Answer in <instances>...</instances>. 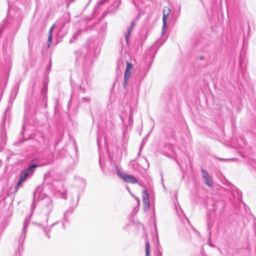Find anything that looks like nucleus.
<instances>
[{
  "label": "nucleus",
  "mask_w": 256,
  "mask_h": 256,
  "mask_svg": "<svg viewBox=\"0 0 256 256\" xmlns=\"http://www.w3.org/2000/svg\"><path fill=\"white\" fill-rule=\"evenodd\" d=\"M204 183L208 187H212L214 185L213 178L208 172L203 168L200 169Z\"/></svg>",
  "instance_id": "5"
},
{
  "label": "nucleus",
  "mask_w": 256,
  "mask_h": 256,
  "mask_svg": "<svg viewBox=\"0 0 256 256\" xmlns=\"http://www.w3.org/2000/svg\"><path fill=\"white\" fill-rule=\"evenodd\" d=\"M126 182H130L132 184H136L138 182L136 178L132 175L126 174L122 178Z\"/></svg>",
  "instance_id": "12"
},
{
  "label": "nucleus",
  "mask_w": 256,
  "mask_h": 256,
  "mask_svg": "<svg viewBox=\"0 0 256 256\" xmlns=\"http://www.w3.org/2000/svg\"><path fill=\"white\" fill-rule=\"evenodd\" d=\"M200 1L202 3L203 2L202 0H200Z\"/></svg>",
  "instance_id": "45"
},
{
  "label": "nucleus",
  "mask_w": 256,
  "mask_h": 256,
  "mask_svg": "<svg viewBox=\"0 0 256 256\" xmlns=\"http://www.w3.org/2000/svg\"><path fill=\"white\" fill-rule=\"evenodd\" d=\"M104 3V2H102L100 3V4H102Z\"/></svg>",
  "instance_id": "42"
},
{
  "label": "nucleus",
  "mask_w": 256,
  "mask_h": 256,
  "mask_svg": "<svg viewBox=\"0 0 256 256\" xmlns=\"http://www.w3.org/2000/svg\"><path fill=\"white\" fill-rule=\"evenodd\" d=\"M42 98L44 100H45L46 98V93H45V90H44V89H43L42 91Z\"/></svg>",
  "instance_id": "28"
},
{
  "label": "nucleus",
  "mask_w": 256,
  "mask_h": 256,
  "mask_svg": "<svg viewBox=\"0 0 256 256\" xmlns=\"http://www.w3.org/2000/svg\"><path fill=\"white\" fill-rule=\"evenodd\" d=\"M30 219L28 218H26L24 224L23 228L22 230V234L19 238V246H22L24 242V239L26 236V234L27 232V228L29 224Z\"/></svg>",
  "instance_id": "7"
},
{
  "label": "nucleus",
  "mask_w": 256,
  "mask_h": 256,
  "mask_svg": "<svg viewBox=\"0 0 256 256\" xmlns=\"http://www.w3.org/2000/svg\"><path fill=\"white\" fill-rule=\"evenodd\" d=\"M97 143H98V145L99 146V140L98 138L97 139Z\"/></svg>",
  "instance_id": "37"
},
{
  "label": "nucleus",
  "mask_w": 256,
  "mask_h": 256,
  "mask_svg": "<svg viewBox=\"0 0 256 256\" xmlns=\"http://www.w3.org/2000/svg\"><path fill=\"white\" fill-rule=\"evenodd\" d=\"M51 66H52V62L50 60V62H49V64H48V67L46 68L48 71H49L50 70Z\"/></svg>",
  "instance_id": "30"
},
{
  "label": "nucleus",
  "mask_w": 256,
  "mask_h": 256,
  "mask_svg": "<svg viewBox=\"0 0 256 256\" xmlns=\"http://www.w3.org/2000/svg\"><path fill=\"white\" fill-rule=\"evenodd\" d=\"M170 12V8L168 6H164L163 10V16H162V22L163 26L162 28V34H163L166 30V18L169 16Z\"/></svg>",
  "instance_id": "8"
},
{
  "label": "nucleus",
  "mask_w": 256,
  "mask_h": 256,
  "mask_svg": "<svg viewBox=\"0 0 256 256\" xmlns=\"http://www.w3.org/2000/svg\"><path fill=\"white\" fill-rule=\"evenodd\" d=\"M116 174L122 178V177H124L125 174H122L120 172L118 168L116 166Z\"/></svg>",
  "instance_id": "22"
},
{
  "label": "nucleus",
  "mask_w": 256,
  "mask_h": 256,
  "mask_svg": "<svg viewBox=\"0 0 256 256\" xmlns=\"http://www.w3.org/2000/svg\"><path fill=\"white\" fill-rule=\"evenodd\" d=\"M18 86H16V87H14V90H15V94H14V97L12 96H10V100H9V103H8V106L7 108V109H6V110H8V109L12 106V102L14 101V99L15 98V97L16 96V94L18 92Z\"/></svg>",
  "instance_id": "17"
},
{
  "label": "nucleus",
  "mask_w": 256,
  "mask_h": 256,
  "mask_svg": "<svg viewBox=\"0 0 256 256\" xmlns=\"http://www.w3.org/2000/svg\"><path fill=\"white\" fill-rule=\"evenodd\" d=\"M52 35L51 34H50L48 36V47H49L50 46V44H52Z\"/></svg>",
  "instance_id": "26"
},
{
  "label": "nucleus",
  "mask_w": 256,
  "mask_h": 256,
  "mask_svg": "<svg viewBox=\"0 0 256 256\" xmlns=\"http://www.w3.org/2000/svg\"><path fill=\"white\" fill-rule=\"evenodd\" d=\"M40 138L42 140L43 144L44 146H48V142H47V139L46 136L44 134H42L40 136Z\"/></svg>",
  "instance_id": "21"
},
{
  "label": "nucleus",
  "mask_w": 256,
  "mask_h": 256,
  "mask_svg": "<svg viewBox=\"0 0 256 256\" xmlns=\"http://www.w3.org/2000/svg\"><path fill=\"white\" fill-rule=\"evenodd\" d=\"M213 208H210V210H213L216 212V214L220 216L223 214L225 203L222 200H218L212 202Z\"/></svg>",
  "instance_id": "4"
},
{
  "label": "nucleus",
  "mask_w": 256,
  "mask_h": 256,
  "mask_svg": "<svg viewBox=\"0 0 256 256\" xmlns=\"http://www.w3.org/2000/svg\"><path fill=\"white\" fill-rule=\"evenodd\" d=\"M136 198V200H137L138 202H140V199L138 198Z\"/></svg>",
  "instance_id": "38"
},
{
  "label": "nucleus",
  "mask_w": 256,
  "mask_h": 256,
  "mask_svg": "<svg viewBox=\"0 0 256 256\" xmlns=\"http://www.w3.org/2000/svg\"><path fill=\"white\" fill-rule=\"evenodd\" d=\"M6 114V112L5 113L4 115ZM6 122V116H4L2 120V124H0V130H1V134H2L4 135L5 134V130L4 128V126Z\"/></svg>",
  "instance_id": "18"
},
{
  "label": "nucleus",
  "mask_w": 256,
  "mask_h": 256,
  "mask_svg": "<svg viewBox=\"0 0 256 256\" xmlns=\"http://www.w3.org/2000/svg\"><path fill=\"white\" fill-rule=\"evenodd\" d=\"M58 223L59 221H57L55 222L52 223L49 226H44L40 223L34 222V224L38 226V227H40L43 230L45 236L48 238L50 239V232L51 229L52 228V227H54V226L56 224Z\"/></svg>",
  "instance_id": "6"
},
{
  "label": "nucleus",
  "mask_w": 256,
  "mask_h": 256,
  "mask_svg": "<svg viewBox=\"0 0 256 256\" xmlns=\"http://www.w3.org/2000/svg\"><path fill=\"white\" fill-rule=\"evenodd\" d=\"M135 24L136 20H132L131 22L130 25L127 28V32L125 34V40L128 44L129 36Z\"/></svg>",
  "instance_id": "11"
},
{
  "label": "nucleus",
  "mask_w": 256,
  "mask_h": 256,
  "mask_svg": "<svg viewBox=\"0 0 256 256\" xmlns=\"http://www.w3.org/2000/svg\"><path fill=\"white\" fill-rule=\"evenodd\" d=\"M204 59V56H200L199 57V60H203Z\"/></svg>",
  "instance_id": "34"
},
{
  "label": "nucleus",
  "mask_w": 256,
  "mask_h": 256,
  "mask_svg": "<svg viewBox=\"0 0 256 256\" xmlns=\"http://www.w3.org/2000/svg\"><path fill=\"white\" fill-rule=\"evenodd\" d=\"M88 48L84 46L82 48L78 50L75 52L76 60L78 64H84L87 56Z\"/></svg>",
  "instance_id": "3"
},
{
  "label": "nucleus",
  "mask_w": 256,
  "mask_h": 256,
  "mask_svg": "<svg viewBox=\"0 0 256 256\" xmlns=\"http://www.w3.org/2000/svg\"><path fill=\"white\" fill-rule=\"evenodd\" d=\"M78 101L79 104L82 102H89L90 101V98L87 97H84L81 100H78V98L76 94L72 93L71 95L70 99V100L68 104L72 103L73 102Z\"/></svg>",
  "instance_id": "9"
},
{
  "label": "nucleus",
  "mask_w": 256,
  "mask_h": 256,
  "mask_svg": "<svg viewBox=\"0 0 256 256\" xmlns=\"http://www.w3.org/2000/svg\"><path fill=\"white\" fill-rule=\"evenodd\" d=\"M146 248V256H150V244L148 242H146L145 246Z\"/></svg>",
  "instance_id": "20"
},
{
  "label": "nucleus",
  "mask_w": 256,
  "mask_h": 256,
  "mask_svg": "<svg viewBox=\"0 0 256 256\" xmlns=\"http://www.w3.org/2000/svg\"><path fill=\"white\" fill-rule=\"evenodd\" d=\"M73 212V209L71 208H68L66 210L65 212L64 213V221L62 222V228L65 229V222H68V214H71Z\"/></svg>",
  "instance_id": "13"
},
{
  "label": "nucleus",
  "mask_w": 256,
  "mask_h": 256,
  "mask_svg": "<svg viewBox=\"0 0 256 256\" xmlns=\"http://www.w3.org/2000/svg\"><path fill=\"white\" fill-rule=\"evenodd\" d=\"M69 21L70 18H68L66 20L64 21L62 20V22H60L61 28H62L65 26L66 24L69 22Z\"/></svg>",
  "instance_id": "25"
},
{
  "label": "nucleus",
  "mask_w": 256,
  "mask_h": 256,
  "mask_svg": "<svg viewBox=\"0 0 256 256\" xmlns=\"http://www.w3.org/2000/svg\"><path fill=\"white\" fill-rule=\"evenodd\" d=\"M42 194L40 196V198L42 199L43 204V212L46 214L47 216H49L52 212L53 210V204L52 200L48 196H45V197L43 198Z\"/></svg>",
  "instance_id": "2"
},
{
  "label": "nucleus",
  "mask_w": 256,
  "mask_h": 256,
  "mask_svg": "<svg viewBox=\"0 0 256 256\" xmlns=\"http://www.w3.org/2000/svg\"><path fill=\"white\" fill-rule=\"evenodd\" d=\"M132 68V64L126 61V67L125 70H130Z\"/></svg>",
  "instance_id": "24"
},
{
  "label": "nucleus",
  "mask_w": 256,
  "mask_h": 256,
  "mask_svg": "<svg viewBox=\"0 0 256 256\" xmlns=\"http://www.w3.org/2000/svg\"><path fill=\"white\" fill-rule=\"evenodd\" d=\"M82 30L80 29L78 30L72 36V38L70 40L69 43L72 44L74 42L75 40H76L78 36L81 34Z\"/></svg>",
  "instance_id": "16"
},
{
  "label": "nucleus",
  "mask_w": 256,
  "mask_h": 256,
  "mask_svg": "<svg viewBox=\"0 0 256 256\" xmlns=\"http://www.w3.org/2000/svg\"><path fill=\"white\" fill-rule=\"evenodd\" d=\"M126 189L128 190L129 192H130V190L128 186L126 187Z\"/></svg>",
  "instance_id": "39"
},
{
  "label": "nucleus",
  "mask_w": 256,
  "mask_h": 256,
  "mask_svg": "<svg viewBox=\"0 0 256 256\" xmlns=\"http://www.w3.org/2000/svg\"><path fill=\"white\" fill-rule=\"evenodd\" d=\"M48 217L46 219V224H48Z\"/></svg>",
  "instance_id": "36"
},
{
  "label": "nucleus",
  "mask_w": 256,
  "mask_h": 256,
  "mask_svg": "<svg viewBox=\"0 0 256 256\" xmlns=\"http://www.w3.org/2000/svg\"><path fill=\"white\" fill-rule=\"evenodd\" d=\"M38 166L36 164H32L20 172L19 180L16 186V190L18 187L22 186L21 184L22 182H24L27 178H30L32 175L36 168Z\"/></svg>",
  "instance_id": "1"
},
{
  "label": "nucleus",
  "mask_w": 256,
  "mask_h": 256,
  "mask_svg": "<svg viewBox=\"0 0 256 256\" xmlns=\"http://www.w3.org/2000/svg\"><path fill=\"white\" fill-rule=\"evenodd\" d=\"M86 92V90L82 88V86H80V92L82 93V94H84Z\"/></svg>",
  "instance_id": "29"
},
{
  "label": "nucleus",
  "mask_w": 256,
  "mask_h": 256,
  "mask_svg": "<svg viewBox=\"0 0 256 256\" xmlns=\"http://www.w3.org/2000/svg\"><path fill=\"white\" fill-rule=\"evenodd\" d=\"M34 208H35V204H34V203L32 204V210H33V209H34Z\"/></svg>",
  "instance_id": "33"
},
{
  "label": "nucleus",
  "mask_w": 256,
  "mask_h": 256,
  "mask_svg": "<svg viewBox=\"0 0 256 256\" xmlns=\"http://www.w3.org/2000/svg\"><path fill=\"white\" fill-rule=\"evenodd\" d=\"M132 118V116H130V118H129V119H131Z\"/></svg>",
  "instance_id": "43"
},
{
  "label": "nucleus",
  "mask_w": 256,
  "mask_h": 256,
  "mask_svg": "<svg viewBox=\"0 0 256 256\" xmlns=\"http://www.w3.org/2000/svg\"><path fill=\"white\" fill-rule=\"evenodd\" d=\"M208 229H210L213 226V222L210 220L209 218V214L208 215Z\"/></svg>",
  "instance_id": "23"
},
{
  "label": "nucleus",
  "mask_w": 256,
  "mask_h": 256,
  "mask_svg": "<svg viewBox=\"0 0 256 256\" xmlns=\"http://www.w3.org/2000/svg\"><path fill=\"white\" fill-rule=\"evenodd\" d=\"M60 196L62 198L66 200L67 198L66 194V193L62 192L60 193Z\"/></svg>",
  "instance_id": "27"
},
{
  "label": "nucleus",
  "mask_w": 256,
  "mask_h": 256,
  "mask_svg": "<svg viewBox=\"0 0 256 256\" xmlns=\"http://www.w3.org/2000/svg\"><path fill=\"white\" fill-rule=\"evenodd\" d=\"M219 159L221 160H224V161H227V160H229L228 159H224V158H219Z\"/></svg>",
  "instance_id": "35"
},
{
  "label": "nucleus",
  "mask_w": 256,
  "mask_h": 256,
  "mask_svg": "<svg viewBox=\"0 0 256 256\" xmlns=\"http://www.w3.org/2000/svg\"><path fill=\"white\" fill-rule=\"evenodd\" d=\"M122 64V66H124V63L123 62H121V61H118V68H119L120 66V65Z\"/></svg>",
  "instance_id": "32"
},
{
  "label": "nucleus",
  "mask_w": 256,
  "mask_h": 256,
  "mask_svg": "<svg viewBox=\"0 0 256 256\" xmlns=\"http://www.w3.org/2000/svg\"><path fill=\"white\" fill-rule=\"evenodd\" d=\"M131 75V72L130 70H125L124 78V82H123V87L124 88H126L127 86V83L129 78H130Z\"/></svg>",
  "instance_id": "14"
},
{
  "label": "nucleus",
  "mask_w": 256,
  "mask_h": 256,
  "mask_svg": "<svg viewBox=\"0 0 256 256\" xmlns=\"http://www.w3.org/2000/svg\"><path fill=\"white\" fill-rule=\"evenodd\" d=\"M236 196H237L238 200L240 202L242 201V192L236 189ZM233 194L234 195V197H236V196H235V194Z\"/></svg>",
  "instance_id": "19"
},
{
  "label": "nucleus",
  "mask_w": 256,
  "mask_h": 256,
  "mask_svg": "<svg viewBox=\"0 0 256 256\" xmlns=\"http://www.w3.org/2000/svg\"><path fill=\"white\" fill-rule=\"evenodd\" d=\"M99 164H100V166H102V164H101L100 160H99Z\"/></svg>",
  "instance_id": "41"
},
{
  "label": "nucleus",
  "mask_w": 256,
  "mask_h": 256,
  "mask_svg": "<svg viewBox=\"0 0 256 256\" xmlns=\"http://www.w3.org/2000/svg\"><path fill=\"white\" fill-rule=\"evenodd\" d=\"M141 150H142V147L140 148V152H138V155H139V154H140V152Z\"/></svg>",
  "instance_id": "40"
},
{
  "label": "nucleus",
  "mask_w": 256,
  "mask_h": 256,
  "mask_svg": "<svg viewBox=\"0 0 256 256\" xmlns=\"http://www.w3.org/2000/svg\"><path fill=\"white\" fill-rule=\"evenodd\" d=\"M142 202L144 205V209H148L150 207L149 196L146 190H144L142 194Z\"/></svg>",
  "instance_id": "10"
},
{
  "label": "nucleus",
  "mask_w": 256,
  "mask_h": 256,
  "mask_svg": "<svg viewBox=\"0 0 256 256\" xmlns=\"http://www.w3.org/2000/svg\"><path fill=\"white\" fill-rule=\"evenodd\" d=\"M36 197V194H34V198H35Z\"/></svg>",
  "instance_id": "44"
},
{
  "label": "nucleus",
  "mask_w": 256,
  "mask_h": 256,
  "mask_svg": "<svg viewBox=\"0 0 256 256\" xmlns=\"http://www.w3.org/2000/svg\"><path fill=\"white\" fill-rule=\"evenodd\" d=\"M54 25H53V26L51 27V28H50V30H49V34H51L52 35V31H53V29H54Z\"/></svg>",
  "instance_id": "31"
},
{
  "label": "nucleus",
  "mask_w": 256,
  "mask_h": 256,
  "mask_svg": "<svg viewBox=\"0 0 256 256\" xmlns=\"http://www.w3.org/2000/svg\"><path fill=\"white\" fill-rule=\"evenodd\" d=\"M44 182L49 184L52 182V174L50 172H47L44 176Z\"/></svg>",
  "instance_id": "15"
}]
</instances>
